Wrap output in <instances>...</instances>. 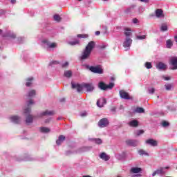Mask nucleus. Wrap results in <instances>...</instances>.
<instances>
[{
	"instance_id": "obj_1",
	"label": "nucleus",
	"mask_w": 177,
	"mask_h": 177,
	"mask_svg": "<svg viewBox=\"0 0 177 177\" xmlns=\"http://www.w3.org/2000/svg\"><path fill=\"white\" fill-rule=\"evenodd\" d=\"M96 46V43L95 41H91L88 43L86 46L81 53V55L79 57L80 60H82V62H84L85 60H88L89 57H91V55L92 53V51L93 49H95V46Z\"/></svg>"
},
{
	"instance_id": "obj_2",
	"label": "nucleus",
	"mask_w": 177,
	"mask_h": 177,
	"mask_svg": "<svg viewBox=\"0 0 177 177\" xmlns=\"http://www.w3.org/2000/svg\"><path fill=\"white\" fill-rule=\"evenodd\" d=\"M34 100H30L27 102V107L24 109V115L26 117V124H31L34 120V117L30 114L31 113V105L34 104Z\"/></svg>"
},
{
	"instance_id": "obj_3",
	"label": "nucleus",
	"mask_w": 177,
	"mask_h": 177,
	"mask_svg": "<svg viewBox=\"0 0 177 177\" xmlns=\"http://www.w3.org/2000/svg\"><path fill=\"white\" fill-rule=\"evenodd\" d=\"M98 88L102 91H107V89H113L114 88V83L111 82L109 84H104L103 82H100L98 84Z\"/></svg>"
},
{
	"instance_id": "obj_4",
	"label": "nucleus",
	"mask_w": 177,
	"mask_h": 177,
	"mask_svg": "<svg viewBox=\"0 0 177 177\" xmlns=\"http://www.w3.org/2000/svg\"><path fill=\"white\" fill-rule=\"evenodd\" d=\"M119 95L121 99H124L125 100H132V97L129 96V94L124 90L119 91Z\"/></svg>"
},
{
	"instance_id": "obj_5",
	"label": "nucleus",
	"mask_w": 177,
	"mask_h": 177,
	"mask_svg": "<svg viewBox=\"0 0 177 177\" xmlns=\"http://www.w3.org/2000/svg\"><path fill=\"white\" fill-rule=\"evenodd\" d=\"M42 43L46 45L47 49H54V48H57V44L52 43L49 41L48 39L43 40Z\"/></svg>"
},
{
	"instance_id": "obj_6",
	"label": "nucleus",
	"mask_w": 177,
	"mask_h": 177,
	"mask_svg": "<svg viewBox=\"0 0 177 177\" xmlns=\"http://www.w3.org/2000/svg\"><path fill=\"white\" fill-rule=\"evenodd\" d=\"M89 70L94 74H103V69L99 66H90Z\"/></svg>"
},
{
	"instance_id": "obj_7",
	"label": "nucleus",
	"mask_w": 177,
	"mask_h": 177,
	"mask_svg": "<svg viewBox=\"0 0 177 177\" xmlns=\"http://www.w3.org/2000/svg\"><path fill=\"white\" fill-rule=\"evenodd\" d=\"M169 64L173 66L171 70H177V57H171L169 59Z\"/></svg>"
},
{
	"instance_id": "obj_8",
	"label": "nucleus",
	"mask_w": 177,
	"mask_h": 177,
	"mask_svg": "<svg viewBox=\"0 0 177 177\" xmlns=\"http://www.w3.org/2000/svg\"><path fill=\"white\" fill-rule=\"evenodd\" d=\"M109 125V120L107 118H102L98 122V127L100 128H106Z\"/></svg>"
},
{
	"instance_id": "obj_9",
	"label": "nucleus",
	"mask_w": 177,
	"mask_h": 177,
	"mask_svg": "<svg viewBox=\"0 0 177 177\" xmlns=\"http://www.w3.org/2000/svg\"><path fill=\"white\" fill-rule=\"evenodd\" d=\"M11 122H13L14 124H20V122L21 121V118L18 115H12L9 118Z\"/></svg>"
},
{
	"instance_id": "obj_10",
	"label": "nucleus",
	"mask_w": 177,
	"mask_h": 177,
	"mask_svg": "<svg viewBox=\"0 0 177 177\" xmlns=\"http://www.w3.org/2000/svg\"><path fill=\"white\" fill-rule=\"evenodd\" d=\"M131 45H132V39L131 37H126L124 41L123 42L124 48H131Z\"/></svg>"
},
{
	"instance_id": "obj_11",
	"label": "nucleus",
	"mask_w": 177,
	"mask_h": 177,
	"mask_svg": "<svg viewBox=\"0 0 177 177\" xmlns=\"http://www.w3.org/2000/svg\"><path fill=\"white\" fill-rule=\"evenodd\" d=\"M71 87H72V89H77V92H81L82 91V88H84L82 85L78 83H74L73 82H71Z\"/></svg>"
},
{
	"instance_id": "obj_12",
	"label": "nucleus",
	"mask_w": 177,
	"mask_h": 177,
	"mask_svg": "<svg viewBox=\"0 0 177 177\" xmlns=\"http://www.w3.org/2000/svg\"><path fill=\"white\" fill-rule=\"evenodd\" d=\"M126 144L128 146H133V147H136V146L139 145V141L138 140H126Z\"/></svg>"
},
{
	"instance_id": "obj_13",
	"label": "nucleus",
	"mask_w": 177,
	"mask_h": 177,
	"mask_svg": "<svg viewBox=\"0 0 177 177\" xmlns=\"http://www.w3.org/2000/svg\"><path fill=\"white\" fill-rule=\"evenodd\" d=\"M147 145H149V146H152L153 147H156L158 145V142L154 139H148L145 141Z\"/></svg>"
},
{
	"instance_id": "obj_14",
	"label": "nucleus",
	"mask_w": 177,
	"mask_h": 177,
	"mask_svg": "<svg viewBox=\"0 0 177 177\" xmlns=\"http://www.w3.org/2000/svg\"><path fill=\"white\" fill-rule=\"evenodd\" d=\"M82 86L86 89L87 92H93V90L95 89V87L92 84H83Z\"/></svg>"
},
{
	"instance_id": "obj_15",
	"label": "nucleus",
	"mask_w": 177,
	"mask_h": 177,
	"mask_svg": "<svg viewBox=\"0 0 177 177\" xmlns=\"http://www.w3.org/2000/svg\"><path fill=\"white\" fill-rule=\"evenodd\" d=\"M155 15L156 17H158V19L164 18V11L158 8L155 10Z\"/></svg>"
},
{
	"instance_id": "obj_16",
	"label": "nucleus",
	"mask_w": 177,
	"mask_h": 177,
	"mask_svg": "<svg viewBox=\"0 0 177 177\" xmlns=\"http://www.w3.org/2000/svg\"><path fill=\"white\" fill-rule=\"evenodd\" d=\"M165 174V171H164L163 167H160L159 169L154 171L152 174V176H156V175H164Z\"/></svg>"
},
{
	"instance_id": "obj_17",
	"label": "nucleus",
	"mask_w": 177,
	"mask_h": 177,
	"mask_svg": "<svg viewBox=\"0 0 177 177\" xmlns=\"http://www.w3.org/2000/svg\"><path fill=\"white\" fill-rule=\"evenodd\" d=\"M39 115H40V117H45L46 115H49V116L55 115V111L46 110V111L41 112Z\"/></svg>"
},
{
	"instance_id": "obj_18",
	"label": "nucleus",
	"mask_w": 177,
	"mask_h": 177,
	"mask_svg": "<svg viewBox=\"0 0 177 177\" xmlns=\"http://www.w3.org/2000/svg\"><path fill=\"white\" fill-rule=\"evenodd\" d=\"M107 103V100H106V98H100L97 101V107H103L104 104Z\"/></svg>"
},
{
	"instance_id": "obj_19",
	"label": "nucleus",
	"mask_w": 177,
	"mask_h": 177,
	"mask_svg": "<svg viewBox=\"0 0 177 177\" xmlns=\"http://www.w3.org/2000/svg\"><path fill=\"white\" fill-rule=\"evenodd\" d=\"M156 68H158V70H167V64L162 62H159L156 64Z\"/></svg>"
},
{
	"instance_id": "obj_20",
	"label": "nucleus",
	"mask_w": 177,
	"mask_h": 177,
	"mask_svg": "<svg viewBox=\"0 0 177 177\" xmlns=\"http://www.w3.org/2000/svg\"><path fill=\"white\" fill-rule=\"evenodd\" d=\"M100 158H101V160H104V161H109V160H110V156L106 155V153L102 152L100 154Z\"/></svg>"
},
{
	"instance_id": "obj_21",
	"label": "nucleus",
	"mask_w": 177,
	"mask_h": 177,
	"mask_svg": "<svg viewBox=\"0 0 177 177\" xmlns=\"http://www.w3.org/2000/svg\"><path fill=\"white\" fill-rule=\"evenodd\" d=\"M64 140H66V137L63 135H61L59 136L58 139L56 140V144L58 146H60V145L62 144Z\"/></svg>"
},
{
	"instance_id": "obj_22",
	"label": "nucleus",
	"mask_w": 177,
	"mask_h": 177,
	"mask_svg": "<svg viewBox=\"0 0 177 177\" xmlns=\"http://www.w3.org/2000/svg\"><path fill=\"white\" fill-rule=\"evenodd\" d=\"M129 127L137 128V127H139V122L136 120H133L129 122Z\"/></svg>"
},
{
	"instance_id": "obj_23",
	"label": "nucleus",
	"mask_w": 177,
	"mask_h": 177,
	"mask_svg": "<svg viewBox=\"0 0 177 177\" xmlns=\"http://www.w3.org/2000/svg\"><path fill=\"white\" fill-rule=\"evenodd\" d=\"M3 37H8V38L14 39L16 38V35L10 31H7L6 33L3 34Z\"/></svg>"
},
{
	"instance_id": "obj_24",
	"label": "nucleus",
	"mask_w": 177,
	"mask_h": 177,
	"mask_svg": "<svg viewBox=\"0 0 177 177\" xmlns=\"http://www.w3.org/2000/svg\"><path fill=\"white\" fill-rule=\"evenodd\" d=\"M37 95V91L35 90H30L26 95L27 97L31 99V97H34Z\"/></svg>"
},
{
	"instance_id": "obj_25",
	"label": "nucleus",
	"mask_w": 177,
	"mask_h": 177,
	"mask_svg": "<svg viewBox=\"0 0 177 177\" xmlns=\"http://www.w3.org/2000/svg\"><path fill=\"white\" fill-rule=\"evenodd\" d=\"M131 172H132V174H139V173L142 172V168H140V167H132L131 169Z\"/></svg>"
},
{
	"instance_id": "obj_26",
	"label": "nucleus",
	"mask_w": 177,
	"mask_h": 177,
	"mask_svg": "<svg viewBox=\"0 0 177 177\" xmlns=\"http://www.w3.org/2000/svg\"><path fill=\"white\" fill-rule=\"evenodd\" d=\"M135 8H136V5H131L129 8H128L127 9H126L124 10V12L125 13H132V12H133Z\"/></svg>"
},
{
	"instance_id": "obj_27",
	"label": "nucleus",
	"mask_w": 177,
	"mask_h": 177,
	"mask_svg": "<svg viewBox=\"0 0 177 177\" xmlns=\"http://www.w3.org/2000/svg\"><path fill=\"white\" fill-rule=\"evenodd\" d=\"M90 140L94 142L95 145H102V143H103V140L100 138H91Z\"/></svg>"
},
{
	"instance_id": "obj_28",
	"label": "nucleus",
	"mask_w": 177,
	"mask_h": 177,
	"mask_svg": "<svg viewBox=\"0 0 177 177\" xmlns=\"http://www.w3.org/2000/svg\"><path fill=\"white\" fill-rule=\"evenodd\" d=\"M124 35H126V38L131 37L132 35V32L130 28H124Z\"/></svg>"
},
{
	"instance_id": "obj_29",
	"label": "nucleus",
	"mask_w": 177,
	"mask_h": 177,
	"mask_svg": "<svg viewBox=\"0 0 177 177\" xmlns=\"http://www.w3.org/2000/svg\"><path fill=\"white\" fill-rule=\"evenodd\" d=\"M172 46H174V42L172 41V40L171 39H168L166 41V48H167V49H171V48H172Z\"/></svg>"
},
{
	"instance_id": "obj_30",
	"label": "nucleus",
	"mask_w": 177,
	"mask_h": 177,
	"mask_svg": "<svg viewBox=\"0 0 177 177\" xmlns=\"http://www.w3.org/2000/svg\"><path fill=\"white\" fill-rule=\"evenodd\" d=\"M40 131L42 132V133H49L50 132V129L48 127H40Z\"/></svg>"
},
{
	"instance_id": "obj_31",
	"label": "nucleus",
	"mask_w": 177,
	"mask_h": 177,
	"mask_svg": "<svg viewBox=\"0 0 177 177\" xmlns=\"http://www.w3.org/2000/svg\"><path fill=\"white\" fill-rule=\"evenodd\" d=\"M160 31L164 32L165 31H168V26L167 24H162L160 26Z\"/></svg>"
},
{
	"instance_id": "obj_32",
	"label": "nucleus",
	"mask_w": 177,
	"mask_h": 177,
	"mask_svg": "<svg viewBox=\"0 0 177 177\" xmlns=\"http://www.w3.org/2000/svg\"><path fill=\"white\" fill-rule=\"evenodd\" d=\"M72 75H73V72H71V71H64V77H66V78H71Z\"/></svg>"
},
{
	"instance_id": "obj_33",
	"label": "nucleus",
	"mask_w": 177,
	"mask_h": 177,
	"mask_svg": "<svg viewBox=\"0 0 177 177\" xmlns=\"http://www.w3.org/2000/svg\"><path fill=\"white\" fill-rule=\"evenodd\" d=\"M32 81H34V78L33 77L28 78L26 84V86H31V85H32Z\"/></svg>"
},
{
	"instance_id": "obj_34",
	"label": "nucleus",
	"mask_w": 177,
	"mask_h": 177,
	"mask_svg": "<svg viewBox=\"0 0 177 177\" xmlns=\"http://www.w3.org/2000/svg\"><path fill=\"white\" fill-rule=\"evenodd\" d=\"M134 111L135 113H138L140 114H142V113H145V109L142 107H137Z\"/></svg>"
},
{
	"instance_id": "obj_35",
	"label": "nucleus",
	"mask_w": 177,
	"mask_h": 177,
	"mask_svg": "<svg viewBox=\"0 0 177 177\" xmlns=\"http://www.w3.org/2000/svg\"><path fill=\"white\" fill-rule=\"evenodd\" d=\"M68 45H71V46H74L75 45H80V40H75L73 41H68Z\"/></svg>"
},
{
	"instance_id": "obj_36",
	"label": "nucleus",
	"mask_w": 177,
	"mask_h": 177,
	"mask_svg": "<svg viewBox=\"0 0 177 177\" xmlns=\"http://www.w3.org/2000/svg\"><path fill=\"white\" fill-rule=\"evenodd\" d=\"M138 153L140 156H149V153L143 149L138 150Z\"/></svg>"
},
{
	"instance_id": "obj_37",
	"label": "nucleus",
	"mask_w": 177,
	"mask_h": 177,
	"mask_svg": "<svg viewBox=\"0 0 177 177\" xmlns=\"http://www.w3.org/2000/svg\"><path fill=\"white\" fill-rule=\"evenodd\" d=\"M24 161H34V158L31 157V156L28 155L24 159Z\"/></svg>"
},
{
	"instance_id": "obj_38",
	"label": "nucleus",
	"mask_w": 177,
	"mask_h": 177,
	"mask_svg": "<svg viewBox=\"0 0 177 177\" xmlns=\"http://www.w3.org/2000/svg\"><path fill=\"white\" fill-rule=\"evenodd\" d=\"M53 19L55 21H60V20H62V17H60L59 15H55Z\"/></svg>"
},
{
	"instance_id": "obj_39",
	"label": "nucleus",
	"mask_w": 177,
	"mask_h": 177,
	"mask_svg": "<svg viewBox=\"0 0 177 177\" xmlns=\"http://www.w3.org/2000/svg\"><path fill=\"white\" fill-rule=\"evenodd\" d=\"M92 149L91 147H83L80 149V151H88V150H91Z\"/></svg>"
},
{
	"instance_id": "obj_40",
	"label": "nucleus",
	"mask_w": 177,
	"mask_h": 177,
	"mask_svg": "<svg viewBox=\"0 0 177 177\" xmlns=\"http://www.w3.org/2000/svg\"><path fill=\"white\" fill-rule=\"evenodd\" d=\"M166 91H171L172 88V84H167L165 85Z\"/></svg>"
},
{
	"instance_id": "obj_41",
	"label": "nucleus",
	"mask_w": 177,
	"mask_h": 177,
	"mask_svg": "<svg viewBox=\"0 0 177 177\" xmlns=\"http://www.w3.org/2000/svg\"><path fill=\"white\" fill-rule=\"evenodd\" d=\"M57 64H60V62H59V61H51L49 64V66H56Z\"/></svg>"
},
{
	"instance_id": "obj_42",
	"label": "nucleus",
	"mask_w": 177,
	"mask_h": 177,
	"mask_svg": "<svg viewBox=\"0 0 177 177\" xmlns=\"http://www.w3.org/2000/svg\"><path fill=\"white\" fill-rule=\"evenodd\" d=\"M77 37V38H88V35L86 34H79Z\"/></svg>"
},
{
	"instance_id": "obj_43",
	"label": "nucleus",
	"mask_w": 177,
	"mask_h": 177,
	"mask_svg": "<svg viewBox=\"0 0 177 177\" xmlns=\"http://www.w3.org/2000/svg\"><path fill=\"white\" fill-rule=\"evenodd\" d=\"M145 133V131L143 130H138L136 133V136H140V135H143Z\"/></svg>"
},
{
	"instance_id": "obj_44",
	"label": "nucleus",
	"mask_w": 177,
	"mask_h": 177,
	"mask_svg": "<svg viewBox=\"0 0 177 177\" xmlns=\"http://www.w3.org/2000/svg\"><path fill=\"white\" fill-rule=\"evenodd\" d=\"M154 92H156V88H148V93L150 95H153V93H154Z\"/></svg>"
},
{
	"instance_id": "obj_45",
	"label": "nucleus",
	"mask_w": 177,
	"mask_h": 177,
	"mask_svg": "<svg viewBox=\"0 0 177 177\" xmlns=\"http://www.w3.org/2000/svg\"><path fill=\"white\" fill-rule=\"evenodd\" d=\"M145 67H146V68L150 69L153 67V66L151 65V63L146 62L145 63Z\"/></svg>"
},
{
	"instance_id": "obj_46",
	"label": "nucleus",
	"mask_w": 177,
	"mask_h": 177,
	"mask_svg": "<svg viewBox=\"0 0 177 177\" xmlns=\"http://www.w3.org/2000/svg\"><path fill=\"white\" fill-rule=\"evenodd\" d=\"M169 123L167 121H163L162 122V127H163L164 128L169 127Z\"/></svg>"
},
{
	"instance_id": "obj_47",
	"label": "nucleus",
	"mask_w": 177,
	"mask_h": 177,
	"mask_svg": "<svg viewBox=\"0 0 177 177\" xmlns=\"http://www.w3.org/2000/svg\"><path fill=\"white\" fill-rule=\"evenodd\" d=\"M136 39H140V40H142V39H146V35H142V36H136Z\"/></svg>"
},
{
	"instance_id": "obj_48",
	"label": "nucleus",
	"mask_w": 177,
	"mask_h": 177,
	"mask_svg": "<svg viewBox=\"0 0 177 177\" xmlns=\"http://www.w3.org/2000/svg\"><path fill=\"white\" fill-rule=\"evenodd\" d=\"M162 80H165V81H169V80H171V77H169V76L167 77V76L162 75Z\"/></svg>"
},
{
	"instance_id": "obj_49",
	"label": "nucleus",
	"mask_w": 177,
	"mask_h": 177,
	"mask_svg": "<svg viewBox=\"0 0 177 177\" xmlns=\"http://www.w3.org/2000/svg\"><path fill=\"white\" fill-rule=\"evenodd\" d=\"M66 67H68V62L62 64V68H66Z\"/></svg>"
},
{
	"instance_id": "obj_50",
	"label": "nucleus",
	"mask_w": 177,
	"mask_h": 177,
	"mask_svg": "<svg viewBox=\"0 0 177 177\" xmlns=\"http://www.w3.org/2000/svg\"><path fill=\"white\" fill-rule=\"evenodd\" d=\"M81 117H86L88 115V113H86V111L82 112L80 114Z\"/></svg>"
},
{
	"instance_id": "obj_51",
	"label": "nucleus",
	"mask_w": 177,
	"mask_h": 177,
	"mask_svg": "<svg viewBox=\"0 0 177 177\" xmlns=\"http://www.w3.org/2000/svg\"><path fill=\"white\" fill-rule=\"evenodd\" d=\"M6 13V11L5 10H0V15L1 16H3Z\"/></svg>"
},
{
	"instance_id": "obj_52",
	"label": "nucleus",
	"mask_w": 177,
	"mask_h": 177,
	"mask_svg": "<svg viewBox=\"0 0 177 177\" xmlns=\"http://www.w3.org/2000/svg\"><path fill=\"white\" fill-rule=\"evenodd\" d=\"M106 48H107L106 45L102 44L100 46V49H106Z\"/></svg>"
},
{
	"instance_id": "obj_53",
	"label": "nucleus",
	"mask_w": 177,
	"mask_h": 177,
	"mask_svg": "<svg viewBox=\"0 0 177 177\" xmlns=\"http://www.w3.org/2000/svg\"><path fill=\"white\" fill-rule=\"evenodd\" d=\"M138 10H139V13H142V12H143L145 9L143 8V7H139Z\"/></svg>"
},
{
	"instance_id": "obj_54",
	"label": "nucleus",
	"mask_w": 177,
	"mask_h": 177,
	"mask_svg": "<svg viewBox=\"0 0 177 177\" xmlns=\"http://www.w3.org/2000/svg\"><path fill=\"white\" fill-rule=\"evenodd\" d=\"M138 21H138V19H136V18H134V19H133V23L134 24H138Z\"/></svg>"
},
{
	"instance_id": "obj_55",
	"label": "nucleus",
	"mask_w": 177,
	"mask_h": 177,
	"mask_svg": "<svg viewBox=\"0 0 177 177\" xmlns=\"http://www.w3.org/2000/svg\"><path fill=\"white\" fill-rule=\"evenodd\" d=\"M115 110H117V108H115V106H113L111 109V111H112V113H115Z\"/></svg>"
},
{
	"instance_id": "obj_56",
	"label": "nucleus",
	"mask_w": 177,
	"mask_h": 177,
	"mask_svg": "<svg viewBox=\"0 0 177 177\" xmlns=\"http://www.w3.org/2000/svg\"><path fill=\"white\" fill-rule=\"evenodd\" d=\"M18 41H19V44H21V42L23 41V38L19 37V38L18 39Z\"/></svg>"
},
{
	"instance_id": "obj_57",
	"label": "nucleus",
	"mask_w": 177,
	"mask_h": 177,
	"mask_svg": "<svg viewBox=\"0 0 177 177\" xmlns=\"http://www.w3.org/2000/svg\"><path fill=\"white\" fill-rule=\"evenodd\" d=\"M140 2H145V3H147L149 2V0H140Z\"/></svg>"
},
{
	"instance_id": "obj_58",
	"label": "nucleus",
	"mask_w": 177,
	"mask_h": 177,
	"mask_svg": "<svg viewBox=\"0 0 177 177\" xmlns=\"http://www.w3.org/2000/svg\"><path fill=\"white\" fill-rule=\"evenodd\" d=\"M95 35H100V31H96Z\"/></svg>"
},
{
	"instance_id": "obj_59",
	"label": "nucleus",
	"mask_w": 177,
	"mask_h": 177,
	"mask_svg": "<svg viewBox=\"0 0 177 177\" xmlns=\"http://www.w3.org/2000/svg\"><path fill=\"white\" fill-rule=\"evenodd\" d=\"M50 121V119H47L45 120L46 124H48Z\"/></svg>"
},
{
	"instance_id": "obj_60",
	"label": "nucleus",
	"mask_w": 177,
	"mask_h": 177,
	"mask_svg": "<svg viewBox=\"0 0 177 177\" xmlns=\"http://www.w3.org/2000/svg\"><path fill=\"white\" fill-rule=\"evenodd\" d=\"M11 3H16V0H11Z\"/></svg>"
},
{
	"instance_id": "obj_61",
	"label": "nucleus",
	"mask_w": 177,
	"mask_h": 177,
	"mask_svg": "<svg viewBox=\"0 0 177 177\" xmlns=\"http://www.w3.org/2000/svg\"><path fill=\"white\" fill-rule=\"evenodd\" d=\"M70 153H71L70 151H66V156H69Z\"/></svg>"
},
{
	"instance_id": "obj_62",
	"label": "nucleus",
	"mask_w": 177,
	"mask_h": 177,
	"mask_svg": "<svg viewBox=\"0 0 177 177\" xmlns=\"http://www.w3.org/2000/svg\"><path fill=\"white\" fill-rule=\"evenodd\" d=\"M164 168V169H169V167H163Z\"/></svg>"
},
{
	"instance_id": "obj_63",
	"label": "nucleus",
	"mask_w": 177,
	"mask_h": 177,
	"mask_svg": "<svg viewBox=\"0 0 177 177\" xmlns=\"http://www.w3.org/2000/svg\"><path fill=\"white\" fill-rule=\"evenodd\" d=\"M175 41H176V42L177 43V36H175Z\"/></svg>"
},
{
	"instance_id": "obj_64",
	"label": "nucleus",
	"mask_w": 177,
	"mask_h": 177,
	"mask_svg": "<svg viewBox=\"0 0 177 177\" xmlns=\"http://www.w3.org/2000/svg\"><path fill=\"white\" fill-rule=\"evenodd\" d=\"M3 32V30L0 29V35Z\"/></svg>"
}]
</instances>
